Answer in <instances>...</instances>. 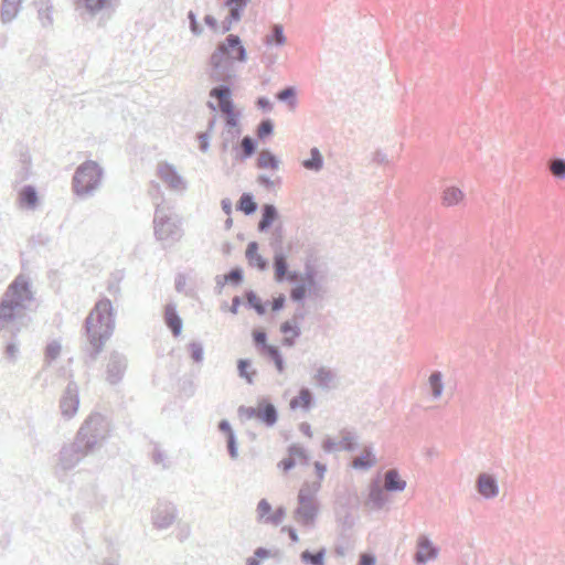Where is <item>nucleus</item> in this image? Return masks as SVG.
<instances>
[{"label": "nucleus", "instance_id": "423d86ee", "mask_svg": "<svg viewBox=\"0 0 565 565\" xmlns=\"http://www.w3.org/2000/svg\"><path fill=\"white\" fill-rule=\"evenodd\" d=\"M154 237L158 241L175 243L181 239L183 231L177 215L167 213L163 207H156L153 217Z\"/></svg>", "mask_w": 565, "mask_h": 565}, {"label": "nucleus", "instance_id": "39448f33", "mask_svg": "<svg viewBox=\"0 0 565 565\" xmlns=\"http://www.w3.org/2000/svg\"><path fill=\"white\" fill-rule=\"evenodd\" d=\"M104 178V169L94 160H85L76 169L72 178V190L78 198H87L99 189Z\"/></svg>", "mask_w": 565, "mask_h": 565}, {"label": "nucleus", "instance_id": "c85d7f7f", "mask_svg": "<svg viewBox=\"0 0 565 565\" xmlns=\"http://www.w3.org/2000/svg\"><path fill=\"white\" fill-rule=\"evenodd\" d=\"M260 354L264 358H266L267 360H269L270 362H273V364L275 365V369L278 373L281 374L285 372L286 361H285V358H284L279 347H277L275 344L267 345V348L265 350H263L260 352Z\"/></svg>", "mask_w": 565, "mask_h": 565}, {"label": "nucleus", "instance_id": "5fc2aeb1", "mask_svg": "<svg viewBox=\"0 0 565 565\" xmlns=\"http://www.w3.org/2000/svg\"><path fill=\"white\" fill-rule=\"evenodd\" d=\"M284 238H285V230L282 224H278L274 227L270 238L269 245L271 249L274 248H282L284 247Z\"/></svg>", "mask_w": 565, "mask_h": 565}, {"label": "nucleus", "instance_id": "a18cd8bd", "mask_svg": "<svg viewBox=\"0 0 565 565\" xmlns=\"http://www.w3.org/2000/svg\"><path fill=\"white\" fill-rule=\"evenodd\" d=\"M340 434L342 436L341 440H339L341 450L348 452L355 451L359 447L356 434L348 429H342Z\"/></svg>", "mask_w": 565, "mask_h": 565}, {"label": "nucleus", "instance_id": "aec40b11", "mask_svg": "<svg viewBox=\"0 0 565 565\" xmlns=\"http://www.w3.org/2000/svg\"><path fill=\"white\" fill-rule=\"evenodd\" d=\"M280 217L279 211L273 203H264L260 206V220L257 225L259 233H267Z\"/></svg>", "mask_w": 565, "mask_h": 565}, {"label": "nucleus", "instance_id": "7ed1b4c3", "mask_svg": "<svg viewBox=\"0 0 565 565\" xmlns=\"http://www.w3.org/2000/svg\"><path fill=\"white\" fill-rule=\"evenodd\" d=\"M84 330L86 335V343L82 347L84 364L92 367L115 330V313L110 299L103 297L95 303L84 321Z\"/></svg>", "mask_w": 565, "mask_h": 565}, {"label": "nucleus", "instance_id": "dca6fc26", "mask_svg": "<svg viewBox=\"0 0 565 565\" xmlns=\"http://www.w3.org/2000/svg\"><path fill=\"white\" fill-rule=\"evenodd\" d=\"M231 149L234 154V162H244L256 153L258 140L246 135L242 138L241 143H233Z\"/></svg>", "mask_w": 565, "mask_h": 565}, {"label": "nucleus", "instance_id": "cd10ccee", "mask_svg": "<svg viewBox=\"0 0 565 565\" xmlns=\"http://www.w3.org/2000/svg\"><path fill=\"white\" fill-rule=\"evenodd\" d=\"M33 7L36 9L38 18L43 28L53 24V2L52 0H33Z\"/></svg>", "mask_w": 565, "mask_h": 565}, {"label": "nucleus", "instance_id": "7c9ffc66", "mask_svg": "<svg viewBox=\"0 0 565 565\" xmlns=\"http://www.w3.org/2000/svg\"><path fill=\"white\" fill-rule=\"evenodd\" d=\"M376 463V456L373 451L372 446L364 447L363 451L359 455L355 461L352 463V468L355 470L366 471Z\"/></svg>", "mask_w": 565, "mask_h": 565}, {"label": "nucleus", "instance_id": "bb28decb", "mask_svg": "<svg viewBox=\"0 0 565 565\" xmlns=\"http://www.w3.org/2000/svg\"><path fill=\"white\" fill-rule=\"evenodd\" d=\"M245 302L244 306L247 309H253L258 316H265L267 313L269 301H263L257 292L253 289H246L244 291Z\"/></svg>", "mask_w": 565, "mask_h": 565}, {"label": "nucleus", "instance_id": "8fccbe9b", "mask_svg": "<svg viewBox=\"0 0 565 565\" xmlns=\"http://www.w3.org/2000/svg\"><path fill=\"white\" fill-rule=\"evenodd\" d=\"M463 198L462 191L457 186L447 188L443 194V204L452 206L459 203Z\"/></svg>", "mask_w": 565, "mask_h": 565}, {"label": "nucleus", "instance_id": "c756f323", "mask_svg": "<svg viewBox=\"0 0 565 565\" xmlns=\"http://www.w3.org/2000/svg\"><path fill=\"white\" fill-rule=\"evenodd\" d=\"M320 488L321 483L319 481L303 482L298 491L297 501L320 502L317 495Z\"/></svg>", "mask_w": 565, "mask_h": 565}, {"label": "nucleus", "instance_id": "9b49d317", "mask_svg": "<svg viewBox=\"0 0 565 565\" xmlns=\"http://www.w3.org/2000/svg\"><path fill=\"white\" fill-rule=\"evenodd\" d=\"M440 548L436 545L429 535L420 533L416 540V551L413 561L416 565H426L435 561L439 555Z\"/></svg>", "mask_w": 565, "mask_h": 565}, {"label": "nucleus", "instance_id": "6e6552de", "mask_svg": "<svg viewBox=\"0 0 565 565\" xmlns=\"http://www.w3.org/2000/svg\"><path fill=\"white\" fill-rule=\"evenodd\" d=\"M286 516L287 509L285 505L280 504L274 509L265 498L260 499L256 505V521L259 524L279 526Z\"/></svg>", "mask_w": 565, "mask_h": 565}, {"label": "nucleus", "instance_id": "b1692460", "mask_svg": "<svg viewBox=\"0 0 565 565\" xmlns=\"http://www.w3.org/2000/svg\"><path fill=\"white\" fill-rule=\"evenodd\" d=\"M387 489H383L375 480L369 486L367 504L374 510H381L388 501Z\"/></svg>", "mask_w": 565, "mask_h": 565}, {"label": "nucleus", "instance_id": "49530a36", "mask_svg": "<svg viewBox=\"0 0 565 565\" xmlns=\"http://www.w3.org/2000/svg\"><path fill=\"white\" fill-rule=\"evenodd\" d=\"M294 288L289 292V299L297 305H306V300L309 296H312L310 289H306L300 285H303L302 281L292 282Z\"/></svg>", "mask_w": 565, "mask_h": 565}, {"label": "nucleus", "instance_id": "69168bd1", "mask_svg": "<svg viewBox=\"0 0 565 565\" xmlns=\"http://www.w3.org/2000/svg\"><path fill=\"white\" fill-rule=\"evenodd\" d=\"M211 137L212 135L209 132H198L195 138L199 142V149L201 152L206 153L210 150L211 147Z\"/></svg>", "mask_w": 565, "mask_h": 565}, {"label": "nucleus", "instance_id": "9d476101", "mask_svg": "<svg viewBox=\"0 0 565 565\" xmlns=\"http://www.w3.org/2000/svg\"><path fill=\"white\" fill-rule=\"evenodd\" d=\"M127 367H128L127 356L117 350H113L109 353L108 362L106 365V381L110 385L119 384L125 376Z\"/></svg>", "mask_w": 565, "mask_h": 565}, {"label": "nucleus", "instance_id": "6e6d98bb", "mask_svg": "<svg viewBox=\"0 0 565 565\" xmlns=\"http://www.w3.org/2000/svg\"><path fill=\"white\" fill-rule=\"evenodd\" d=\"M258 135L262 140L271 137L275 131V122L271 118H264L257 126Z\"/></svg>", "mask_w": 565, "mask_h": 565}, {"label": "nucleus", "instance_id": "2f4dec72", "mask_svg": "<svg viewBox=\"0 0 565 565\" xmlns=\"http://www.w3.org/2000/svg\"><path fill=\"white\" fill-rule=\"evenodd\" d=\"M237 375L243 379L247 384L252 385L255 382L257 370L253 367V361L244 358L236 361Z\"/></svg>", "mask_w": 565, "mask_h": 565}, {"label": "nucleus", "instance_id": "f8f14e48", "mask_svg": "<svg viewBox=\"0 0 565 565\" xmlns=\"http://www.w3.org/2000/svg\"><path fill=\"white\" fill-rule=\"evenodd\" d=\"M178 515L177 507L164 500H159L152 510V524L156 529H168L173 524Z\"/></svg>", "mask_w": 565, "mask_h": 565}, {"label": "nucleus", "instance_id": "ea45409f", "mask_svg": "<svg viewBox=\"0 0 565 565\" xmlns=\"http://www.w3.org/2000/svg\"><path fill=\"white\" fill-rule=\"evenodd\" d=\"M21 10V4L19 3H10L9 0H2L1 1V8H0V18L2 23H10L13 21L19 11Z\"/></svg>", "mask_w": 565, "mask_h": 565}, {"label": "nucleus", "instance_id": "37998d69", "mask_svg": "<svg viewBox=\"0 0 565 565\" xmlns=\"http://www.w3.org/2000/svg\"><path fill=\"white\" fill-rule=\"evenodd\" d=\"M428 385L431 397L434 399L439 398L444 392L443 373L438 370L433 371L428 379Z\"/></svg>", "mask_w": 565, "mask_h": 565}, {"label": "nucleus", "instance_id": "e433bc0d", "mask_svg": "<svg viewBox=\"0 0 565 565\" xmlns=\"http://www.w3.org/2000/svg\"><path fill=\"white\" fill-rule=\"evenodd\" d=\"M387 486L386 489L388 492H402L406 488V481L402 479L397 469H390L385 475Z\"/></svg>", "mask_w": 565, "mask_h": 565}, {"label": "nucleus", "instance_id": "c03bdc74", "mask_svg": "<svg viewBox=\"0 0 565 565\" xmlns=\"http://www.w3.org/2000/svg\"><path fill=\"white\" fill-rule=\"evenodd\" d=\"M281 161L280 159L270 150H267L265 153L260 154L257 158V168L259 169H270L278 170Z\"/></svg>", "mask_w": 565, "mask_h": 565}, {"label": "nucleus", "instance_id": "603ef678", "mask_svg": "<svg viewBox=\"0 0 565 565\" xmlns=\"http://www.w3.org/2000/svg\"><path fill=\"white\" fill-rule=\"evenodd\" d=\"M62 345L57 340L49 342L44 349V361L47 365L54 362L61 354Z\"/></svg>", "mask_w": 565, "mask_h": 565}, {"label": "nucleus", "instance_id": "1a4fd4ad", "mask_svg": "<svg viewBox=\"0 0 565 565\" xmlns=\"http://www.w3.org/2000/svg\"><path fill=\"white\" fill-rule=\"evenodd\" d=\"M320 502L297 501V507L292 511L294 520L302 527H315L320 514Z\"/></svg>", "mask_w": 565, "mask_h": 565}, {"label": "nucleus", "instance_id": "052dcab7", "mask_svg": "<svg viewBox=\"0 0 565 565\" xmlns=\"http://www.w3.org/2000/svg\"><path fill=\"white\" fill-rule=\"evenodd\" d=\"M249 3L250 0H224L223 7L227 8L230 11L238 12L243 15Z\"/></svg>", "mask_w": 565, "mask_h": 565}, {"label": "nucleus", "instance_id": "473e14b6", "mask_svg": "<svg viewBox=\"0 0 565 565\" xmlns=\"http://www.w3.org/2000/svg\"><path fill=\"white\" fill-rule=\"evenodd\" d=\"M275 97L279 103L286 104L290 110L296 109L298 105V90L294 85L285 86L276 93Z\"/></svg>", "mask_w": 565, "mask_h": 565}, {"label": "nucleus", "instance_id": "f3484780", "mask_svg": "<svg viewBox=\"0 0 565 565\" xmlns=\"http://www.w3.org/2000/svg\"><path fill=\"white\" fill-rule=\"evenodd\" d=\"M279 418L278 408L270 401L269 397H262L258 399V414L257 420L265 427H274Z\"/></svg>", "mask_w": 565, "mask_h": 565}, {"label": "nucleus", "instance_id": "393cba45", "mask_svg": "<svg viewBox=\"0 0 565 565\" xmlns=\"http://www.w3.org/2000/svg\"><path fill=\"white\" fill-rule=\"evenodd\" d=\"M18 200L21 207L26 210H34L39 205V192L35 185L25 184L19 193Z\"/></svg>", "mask_w": 565, "mask_h": 565}, {"label": "nucleus", "instance_id": "4d7b16f0", "mask_svg": "<svg viewBox=\"0 0 565 565\" xmlns=\"http://www.w3.org/2000/svg\"><path fill=\"white\" fill-rule=\"evenodd\" d=\"M279 331L282 334H289L292 337H300L301 335V328L300 324L296 320H285L279 326Z\"/></svg>", "mask_w": 565, "mask_h": 565}, {"label": "nucleus", "instance_id": "09e8293b", "mask_svg": "<svg viewBox=\"0 0 565 565\" xmlns=\"http://www.w3.org/2000/svg\"><path fill=\"white\" fill-rule=\"evenodd\" d=\"M252 341L255 349L260 353L263 350L270 345L268 342V334L265 329L256 328L252 331Z\"/></svg>", "mask_w": 565, "mask_h": 565}, {"label": "nucleus", "instance_id": "4c0bfd02", "mask_svg": "<svg viewBox=\"0 0 565 565\" xmlns=\"http://www.w3.org/2000/svg\"><path fill=\"white\" fill-rule=\"evenodd\" d=\"M267 46H282L286 43V36L281 24H273L269 34L264 39Z\"/></svg>", "mask_w": 565, "mask_h": 565}, {"label": "nucleus", "instance_id": "a211bd4d", "mask_svg": "<svg viewBox=\"0 0 565 565\" xmlns=\"http://www.w3.org/2000/svg\"><path fill=\"white\" fill-rule=\"evenodd\" d=\"M163 321L174 338L181 335L183 330V320L178 312L177 303L169 301L163 308Z\"/></svg>", "mask_w": 565, "mask_h": 565}, {"label": "nucleus", "instance_id": "4468645a", "mask_svg": "<svg viewBox=\"0 0 565 565\" xmlns=\"http://www.w3.org/2000/svg\"><path fill=\"white\" fill-rule=\"evenodd\" d=\"M243 127L238 117L224 120V129L221 134L220 150L222 153L228 151L231 143L242 136Z\"/></svg>", "mask_w": 565, "mask_h": 565}, {"label": "nucleus", "instance_id": "4be33fe9", "mask_svg": "<svg viewBox=\"0 0 565 565\" xmlns=\"http://www.w3.org/2000/svg\"><path fill=\"white\" fill-rule=\"evenodd\" d=\"M317 277L318 270L315 264L310 259H307L305 263L303 271L301 274L303 285L300 286L305 287L306 289H310L312 296H318L321 291V284L318 281Z\"/></svg>", "mask_w": 565, "mask_h": 565}, {"label": "nucleus", "instance_id": "680f3d73", "mask_svg": "<svg viewBox=\"0 0 565 565\" xmlns=\"http://www.w3.org/2000/svg\"><path fill=\"white\" fill-rule=\"evenodd\" d=\"M274 269V279L278 284L286 282L289 280L288 273L290 270L289 264H277V266L273 267Z\"/></svg>", "mask_w": 565, "mask_h": 565}, {"label": "nucleus", "instance_id": "412c9836", "mask_svg": "<svg viewBox=\"0 0 565 565\" xmlns=\"http://www.w3.org/2000/svg\"><path fill=\"white\" fill-rule=\"evenodd\" d=\"M316 401L313 392L302 386L299 388L298 394L290 399L289 407L292 411L300 408L303 412H309L316 406Z\"/></svg>", "mask_w": 565, "mask_h": 565}, {"label": "nucleus", "instance_id": "13d9d810", "mask_svg": "<svg viewBox=\"0 0 565 565\" xmlns=\"http://www.w3.org/2000/svg\"><path fill=\"white\" fill-rule=\"evenodd\" d=\"M242 18L243 15L238 12L230 11L225 19L221 22L220 32L222 34L228 33L232 30L233 24L239 22Z\"/></svg>", "mask_w": 565, "mask_h": 565}, {"label": "nucleus", "instance_id": "79ce46f5", "mask_svg": "<svg viewBox=\"0 0 565 565\" xmlns=\"http://www.w3.org/2000/svg\"><path fill=\"white\" fill-rule=\"evenodd\" d=\"M334 372L326 366H319L313 376L317 385L322 390H329L330 383L334 380Z\"/></svg>", "mask_w": 565, "mask_h": 565}, {"label": "nucleus", "instance_id": "c9c22d12", "mask_svg": "<svg viewBox=\"0 0 565 565\" xmlns=\"http://www.w3.org/2000/svg\"><path fill=\"white\" fill-rule=\"evenodd\" d=\"M327 548L320 547L317 551L303 550L300 553V559L307 565H326Z\"/></svg>", "mask_w": 565, "mask_h": 565}, {"label": "nucleus", "instance_id": "774afa93", "mask_svg": "<svg viewBox=\"0 0 565 565\" xmlns=\"http://www.w3.org/2000/svg\"><path fill=\"white\" fill-rule=\"evenodd\" d=\"M553 174L555 175V178L557 179H565V159L563 158H557L553 164H552V168H551Z\"/></svg>", "mask_w": 565, "mask_h": 565}, {"label": "nucleus", "instance_id": "864d4df0", "mask_svg": "<svg viewBox=\"0 0 565 565\" xmlns=\"http://www.w3.org/2000/svg\"><path fill=\"white\" fill-rule=\"evenodd\" d=\"M188 352L192 361L196 364H201L204 360V347L201 341H191L188 344Z\"/></svg>", "mask_w": 565, "mask_h": 565}, {"label": "nucleus", "instance_id": "f704fd0d", "mask_svg": "<svg viewBox=\"0 0 565 565\" xmlns=\"http://www.w3.org/2000/svg\"><path fill=\"white\" fill-rule=\"evenodd\" d=\"M280 556L279 550H270L268 547L259 546L255 548L252 556L246 558V565H262L265 559Z\"/></svg>", "mask_w": 565, "mask_h": 565}, {"label": "nucleus", "instance_id": "5701e85b", "mask_svg": "<svg viewBox=\"0 0 565 565\" xmlns=\"http://www.w3.org/2000/svg\"><path fill=\"white\" fill-rule=\"evenodd\" d=\"M258 249V243L256 241H252L247 244L245 256L250 267L265 271L269 267V262L259 254Z\"/></svg>", "mask_w": 565, "mask_h": 565}, {"label": "nucleus", "instance_id": "ddd939ff", "mask_svg": "<svg viewBox=\"0 0 565 565\" xmlns=\"http://www.w3.org/2000/svg\"><path fill=\"white\" fill-rule=\"evenodd\" d=\"M79 407V388L75 381L71 380L60 399L61 414L65 419L75 416Z\"/></svg>", "mask_w": 565, "mask_h": 565}, {"label": "nucleus", "instance_id": "e2e57ef3", "mask_svg": "<svg viewBox=\"0 0 565 565\" xmlns=\"http://www.w3.org/2000/svg\"><path fill=\"white\" fill-rule=\"evenodd\" d=\"M186 19L189 21V28L193 35L199 36L203 32L202 25L198 21V15L193 10H190L186 13Z\"/></svg>", "mask_w": 565, "mask_h": 565}, {"label": "nucleus", "instance_id": "f257e3e1", "mask_svg": "<svg viewBox=\"0 0 565 565\" xmlns=\"http://www.w3.org/2000/svg\"><path fill=\"white\" fill-rule=\"evenodd\" d=\"M33 300L31 280L24 274L15 276L0 298V343L10 362L19 358V335L29 329L32 319L25 310Z\"/></svg>", "mask_w": 565, "mask_h": 565}, {"label": "nucleus", "instance_id": "a878e982", "mask_svg": "<svg viewBox=\"0 0 565 565\" xmlns=\"http://www.w3.org/2000/svg\"><path fill=\"white\" fill-rule=\"evenodd\" d=\"M334 515L338 524L342 529V532L351 530L355 524L351 508L347 503L338 502L334 508Z\"/></svg>", "mask_w": 565, "mask_h": 565}, {"label": "nucleus", "instance_id": "0e129e2a", "mask_svg": "<svg viewBox=\"0 0 565 565\" xmlns=\"http://www.w3.org/2000/svg\"><path fill=\"white\" fill-rule=\"evenodd\" d=\"M257 414H258V406L253 407V406L241 405L237 408V415L242 420H249L253 418H257Z\"/></svg>", "mask_w": 565, "mask_h": 565}, {"label": "nucleus", "instance_id": "f03ea898", "mask_svg": "<svg viewBox=\"0 0 565 565\" xmlns=\"http://www.w3.org/2000/svg\"><path fill=\"white\" fill-rule=\"evenodd\" d=\"M110 436V422L100 413H92L81 425L74 440L58 451V466L72 470L86 456L102 448Z\"/></svg>", "mask_w": 565, "mask_h": 565}, {"label": "nucleus", "instance_id": "a19ab883", "mask_svg": "<svg viewBox=\"0 0 565 565\" xmlns=\"http://www.w3.org/2000/svg\"><path fill=\"white\" fill-rule=\"evenodd\" d=\"M287 454L289 457H292L296 460L298 459L299 463L302 466H308L311 460L308 450L297 443H292L287 447Z\"/></svg>", "mask_w": 565, "mask_h": 565}, {"label": "nucleus", "instance_id": "bf43d9fd", "mask_svg": "<svg viewBox=\"0 0 565 565\" xmlns=\"http://www.w3.org/2000/svg\"><path fill=\"white\" fill-rule=\"evenodd\" d=\"M226 451L231 459L235 460L238 458V441L236 434L225 436Z\"/></svg>", "mask_w": 565, "mask_h": 565}, {"label": "nucleus", "instance_id": "2eb2a0df", "mask_svg": "<svg viewBox=\"0 0 565 565\" xmlns=\"http://www.w3.org/2000/svg\"><path fill=\"white\" fill-rule=\"evenodd\" d=\"M158 174L170 189L174 191H184L186 189V182L173 164L168 162L161 163L158 169Z\"/></svg>", "mask_w": 565, "mask_h": 565}, {"label": "nucleus", "instance_id": "6ab92c4d", "mask_svg": "<svg viewBox=\"0 0 565 565\" xmlns=\"http://www.w3.org/2000/svg\"><path fill=\"white\" fill-rule=\"evenodd\" d=\"M477 491L484 499H492L499 493L498 480L493 475L481 472L478 475L476 480Z\"/></svg>", "mask_w": 565, "mask_h": 565}, {"label": "nucleus", "instance_id": "58836bf2", "mask_svg": "<svg viewBox=\"0 0 565 565\" xmlns=\"http://www.w3.org/2000/svg\"><path fill=\"white\" fill-rule=\"evenodd\" d=\"M324 159L317 147L310 149V157L302 161V167L309 171L319 172L323 168Z\"/></svg>", "mask_w": 565, "mask_h": 565}, {"label": "nucleus", "instance_id": "0eeeda50", "mask_svg": "<svg viewBox=\"0 0 565 565\" xmlns=\"http://www.w3.org/2000/svg\"><path fill=\"white\" fill-rule=\"evenodd\" d=\"M212 82L216 83V85L209 90V97L211 99L220 100V110L222 111L224 120H228L231 117L235 118V116L241 120L242 114L235 109V103L233 100L236 79H221Z\"/></svg>", "mask_w": 565, "mask_h": 565}, {"label": "nucleus", "instance_id": "20e7f679", "mask_svg": "<svg viewBox=\"0 0 565 565\" xmlns=\"http://www.w3.org/2000/svg\"><path fill=\"white\" fill-rule=\"evenodd\" d=\"M247 58V51L239 35L227 34L209 56L206 70L209 79H237L235 63H245Z\"/></svg>", "mask_w": 565, "mask_h": 565}, {"label": "nucleus", "instance_id": "338daca9", "mask_svg": "<svg viewBox=\"0 0 565 565\" xmlns=\"http://www.w3.org/2000/svg\"><path fill=\"white\" fill-rule=\"evenodd\" d=\"M321 448L327 454H332L337 450H341L340 443L330 436H326L322 440Z\"/></svg>", "mask_w": 565, "mask_h": 565}, {"label": "nucleus", "instance_id": "3c124183", "mask_svg": "<svg viewBox=\"0 0 565 565\" xmlns=\"http://www.w3.org/2000/svg\"><path fill=\"white\" fill-rule=\"evenodd\" d=\"M83 7L90 15H96L102 10L111 6V0H83Z\"/></svg>", "mask_w": 565, "mask_h": 565}, {"label": "nucleus", "instance_id": "de8ad7c7", "mask_svg": "<svg viewBox=\"0 0 565 565\" xmlns=\"http://www.w3.org/2000/svg\"><path fill=\"white\" fill-rule=\"evenodd\" d=\"M244 269L241 266H234L222 275V280L232 287H239L244 282Z\"/></svg>", "mask_w": 565, "mask_h": 565}, {"label": "nucleus", "instance_id": "72a5a7b5", "mask_svg": "<svg viewBox=\"0 0 565 565\" xmlns=\"http://www.w3.org/2000/svg\"><path fill=\"white\" fill-rule=\"evenodd\" d=\"M236 210L250 216L258 210V203L252 192H244L236 202Z\"/></svg>", "mask_w": 565, "mask_h": 565}]
</instances>
